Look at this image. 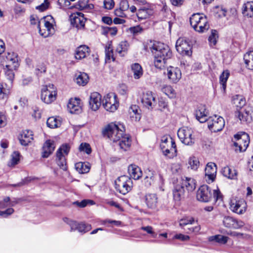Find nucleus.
<instances>
[{"label": "nucleus", "mask_w": 253, "mask_h": 253, "mask_svg": "<svg viewBox=\"0 0 253 253\" xmlns=\"http://www.w3.org/2000/svg\"><path fill=\"white\" fill-rule=\"evenodd\" d=\"M125 129L124 125L119 123H111L109 124L102 131L104 137L110 139L114 142H118L120 149L126 151L128 150L131 144V140L129 135L124 134Z\"/></svg>", "instance_id": "obj_1"}, {"label": "nucleus", "mask_w": 253, "mask_h": 253, "mask_svg": "<svg viewBox=\"0 0 253 253\" xmlns=\"http://www.w3.org/2000/svg\"><path fill=\"white\" fill-rule=\"evenodd\" d=\"M143 47L146 51L150 50L154 56H160L167 60L170 58L172 56L169 47L163 43L148 41L143 43Z\"/></svg>", "instance_id": "obj_2"}, {"label": "nucleus", "mask_w": 253, "mask_h": 253, "mask_svg": "<svg viewBox=\"0 0 253 253\" xmlns=\"http://www.w3.org/2000/svg\"><path fill=\"white\" fill-rule=\"evenodd\" d=\"M197 199L202 202H209L213 198L215 201L222 200V195L219 189L213 190L207 185L200 187L197 192Z\"/></svg>", "instance_id": "obj_3"}, {"label": "nucleus", "mask_w": 253, "mask_h": 253, "mask_svg": "<svg viewBox=\"0 0 253 253\" xmlns=\"http://www.w3.org/2000/svg\"><path fill=\"white\" fill-rule=\"evenodd\" d=\"M115 188L120 193L125 195L130 191L132 187V181L127 175H122L115 181Z\"/></svg>", "instance_id": "obj_4"}, {"label": "nucleus", "mask_w": 253, "mask_h": 253, "mask_svg": "<svg viewBox=\"0 0 253 253\" xmlns=\"http://www.w3.org/2000/svg\"><path fill=\"white\" fill-rule=\"evenodd\" d=\"M234 137L235 151L239 152L245 151L250 143V137L248 134L245 132H239L235 134Z\"/></svg>", "instance_id": "obj_5"}, {"label": "nucleus", "mask_w": 253, "mask_h": 253, "mask_svg": "<svg viewBox=\"0 0 253 253\" xmlns=\"http://www.w3.org/2000/svg\"><path fill=\"white\" fill-rule=\"evenodd\" d=\"M54 22V19L50 15L44 17L43 19H42L39 22V23L40 24L41 23L43 24V27L44 28L42 29L40 27V25H38L40 34L44 38H46L50 35H52L54 32L53 25Z\"/></svg>", "instance_id": "obj_6"}, {"label": "nucleus", "mask_w": 253, "mask_h": 253, "mask_svg": "<svg viewBox=\"0 0 253 253\" xmlns=\"http://www.w3.org/2000/svg\"><path fill=\"white\" fill-rule=\"evenodd\" d=\"M70 150L68 144L62 145L56 152V163L60 169L63 170L67 169L66 156H67Z\"/></svg>", "instance_id": "obj_7"}, {"label": "nucleus", "mask_w": 253, "mask_h": 253, "mask_svg": "<svg viewBox=\"0 0 253 253\" xmlns=\"http://www.w3.org/2000/svg\"><path fill=\"white\" fill-rule=\"evenodd\" d=\"M193 130L192 128L183 126L177 131V136L182 143L191 146L195 143V138L193 136Z\"/></svg>", "instance_id": "obj_8"}, {"label": "nucleus", "mask_w": 253, "mask_h": 253, "mask_svg": "<svg viewBox=\"0 0 253 253\" xmlns=\"http://www.w3.org/2000/svg\"><path fill=\"white\" fill-rule=\"evenodd\" d=\"M56 89L52 84L42 87L41 90V99L46 104H50L54 101L56 97Z\"/></svg>", "instance_id": "obj_9"}, {"label": "nucleus", "mask_w": 253, "mask_h": 253, "mask_svg": "<svg viewBox=\"0 0 253 253\" xmlns=\"http://www.w3.org/2000/svg\"><path fill=\"white\" fill-rule=\"evenodd\" d=\"M207 122L208 128L211 132H213L221 131L225 125L224 119L217 115L209 117Z\"/></svg>", "instance_id": "obj_10"}, {"label": "nucleus", "mask_w": 253, "mask_h": 253, "mask_svg": "<svg viewBox=\"0 0 253 253\" xmlns=\"http://www.w3.org/2000/svg\"><path fill=\"white\" fill-rule=\"evenodd\" d=\"M177 51L182 55L190 56L192 55V47L189 40L185 38H179L176 42Z\"/></svg>", "instance_id": "obj_11"}, {"label": "nucleus", "mask_w": 253, "mask_h": 253, "mask_svg": "<svg viewBox=\"0 0 253 253\" xmlns=\"http://www.w3.org/2000/svg\"><path fill=\"white\" fill-rule=\"evenodd\" d=\"M104 108L107 111L113 112L117 109L119 103L117 100V96L114 93L106 94L102 100Z\"/></svg>", "instance_id": "obj_12"}, {"label": "nucleus", "mask_w": 253, "mask_h": 253, "mask_svg": "<svg viewBox=\"0 0 253 253\" xmlns=\"http://www.w3.org/2000/svg\"><path fill=\"white\" fill-rule=\"evenodd\" d=\"M63 220L70 226L71 231L78 230L81 233H85L90 231L91 229V226L89 224L83 222L78 223L67 217L64 218Z\"/></svg>", "instance_id": "obj_13"}, {"label": "nucleus", "mask_w": 253, "mask_h": 253, "mask_svg": "<svg viewBox=\"0 0 253 253\" xmlns=\"http://www.w3.org/2000/svg\"><path fill=\"white\" fill-rule=\"evenodd\" d=\"M235 116L242 123H250L253 120V107L250 106L235 112Z\"/></svg>", "instance_id": "obj_14"}, {"label": "nucleus", "mask_w": 253, "mask_h": 253, "mask_svg": "<svg viewBox=\"0 0 253 253\" xmlns=\"http://www.w3.org/2000/svg\"><path fill=\"white\" fill-rule=\"evenodd\" d=\"M230 210L238 214H242L244 213L247 209V203L244 199L236 200L231 201L230 204Z\"/></svg>", "instance_id": "obj_15"}, {"label": "nucleus", "mask_w": 253, "mask_h": 253, "mask_svg": "<svg viewBox=\"0 0 253 253\" xmlns=\"http://www.w3.org/2000/svg\"><path fill=\"white\" fill-rule=\"evenodd\" d=\"M70 19L71 24L78 29H83L86 20L84 14L81 12L72 13L70 16Z\"/></svg>", "instance_id": "obj_16"}, {"label": "nucleus", "mask_w": 253, "mask_h": 253, "mask_svg": "<svg viewBox=\"0 0 253 253\" xmlns=\"http://www.w3.org/2000/svg\"><path fill=\"white\" fill-rule=\"evenodd\" d=\"M222 223L225 227L235 229H240L245 225L243 221L229 216L224 217Z\"/></svg>", "instance_id": "obj_17"}, {"label": "nucleus", "mask_w": 253, "mask_h": 253, "mask_svg": "<svg viewBox=\"0 0 253 253\" xmlns=\"http://www.w3.org/2000/svg\"><path fill=\"white\" fill-rule=\"evenodd\" d=\"M141 101L143 105L148 109H152L156 104L155 96L151 91L143 93Z\"/></svg>", "instance_id": "obj_18"}, {"label": "nucleus", "mask_w": 253, "mask_h": 253, "mask_svg": "<svg viewBox=\"0 0 253 253\" xmlns=\"http://www.w3.org/2000/svg\"><path fill=\"white\" fill-rule=\"evenodd\" d=\"M206 180L208 183L212 182L216 176V167L213 163H209L205 168Z\"/></svg>", "instance_id": "obj_19"}, {"label": "nucleus", "mask_w": 253, "mask_h": 253, "mask_svg": "<svg viewBox=\"0 0 253 253\" xmlns=\"http://www.w3.org/2000/svg\"><path fill=\"white\" fill-rule=\"evenodd\" d=\"M167 75L169 80L173 83H176L181 78V71L177 67L172 66L168 67Z\"/></svg>", "instance_id": "obj_20"}, {"label": "nucleus", "mask_w": 253, "mask_h": 253, "mask_svg": "<svg viewBox=\"0 0 253 253\" xmlns=\"http://www.w3.org/2000/svg\"><path fill=\"white\" fill-rule=\"evenodd\" d=\"M101 104V95L97 92L91 93L89 101V104L90 109L93 111H96L100 106Z\"/></svg>", "instance_id": "obj_21"}, {"label": "nucleus", "mask_w": 253, "mask_h": 253, "mask_svg": "<svg viewBox=\"0 0 253 253\" xmlns=\"http://www.w3.org/2000/svg\"><path fill=\"white\" fill-rule=\"evenodd\" d=\"M208 111L207 110L205 105H200L198 106L195 112L196 119L201 123L207 121L209 119L208 117Z\"/></svg>", "instance_id": "obj_22"}, {"label": "nucleus", "mask_w": 253, "mask_h": 253, "mask_svg": "<svg viewBox=\"0 0 253 253\" xmlns=\"http://www.w3.org/2000/svg\"><path fill=\"white\" fill-rule=\"evenodd\" d=\"M80 102V99L77 98L71 99L69 100L67 108L71 114H78L81 112L82 108Z\"/></svg>", "instance_id": "obj_23"}, {"label": "nucleus", "mask_w": 253, "mask_h": 253, "mask_svg": "<svg viewBox=\"0 0 253 253\" xmlns=\"http://www.w3.org/2000/svg\"><path fill=\"white\" fill-rule=\"evenodd\" d=\"M128 172L130 178L134 180H138L142 175V172L141 169L134 164L130 165L128 167Z\"/></svg>", "instance_id": "obj_24"}, {"label": "nucleus", "mask_w": 253, "mask_h": 253, "mask_svg": "<svg viewBox=\"0 0 253 253\" xmlns=\"http://www.w3.org/2000/svg\"><path fill=\"white\" fill-rule=\"evenodd\" d=\"M55 144L53 141L46 140L42 146V157L47 158L53 152L55 149Z\"/></svg>", "instance_id": "obj_25"}, {"label": "nucleus", "mask_w": 253, "mask_h": 253, "mask_svg": "<svg viewBox=\"0 0 253 253\" xmlns=\"http://www.w3.org/2000/svg\"><path fill=\"white\" fill-rule=\"evenodd\" d=\"M6 58L8 62L6 65V68L11 67L17 69L18 67V55L16 53L13 52H8Z\"/></svg>", "instance_id": "obj_26"}, {"label": "nucleus", "mask_w": 253, "mask_h": 253, "mask_svg": "<svg viewBox=\"0 0 253 253\" xmlns=\"http://www.w3.org/2000/svg\"><path fill=\"white\" fill-rule=\"evenodd\" d=\"M89 53V47L85 45H82L76 48L75 57L76 59L80 60L86 57Z\"/></svg>", "instance_id": "obj_27"}, {"label": "nucleus", "mask_w": 253, "mask_h": 253, "mask_svg": "<svg viewBox=\"0 0 253 253\" xmlns=\"http://www.w3.org/2000/svg\"><path fill=\"white\" fill-rule=\"evenodd\" d=\"M33 139V132L30 130H25L23 131L19 138L21 144L24 146L27 145Z\"/></svg>", "instance_id": "obj_28"}, {"label": "nucleus", "mask_w": 253, "mask_h": 253, "mask_svg": "<svg viewBox=\"0 0 253 253\" xmlns=\"http://www.w3.org/2000/svg\"><path fill=\"white\" fill-rule=\"evenodd\" d=\"M170 146L162 151L163 154L169 158H172L176 155V144L171 138H169Z\"/></svg>", "instance_id": "obj_29"}, {"label": "nucleus", "mask_w": 253, "mask_h": 253, "mask_svg": "<svg viewBox=\"0 0 253 253\" xmlns=\"http://www.w3.org/2000/svg\"><path fill=\"white\" fill-rule=\"evenodd\" d=\"M145 202L147 207L151 209L156 208L158 203V197L155 194H147L145 196Z\"/></svg>", "instance_id": "obj_30"}, {"label": "nucleus", "mask_w": 253, "mask_h": 253, "mask_svg": "<svg viewBox=\"0 0 253 253\" xmlns=\"http://www.w3.org/2000/svg\"><path fill=\"white\" fill-rule=\"evenodd\" d=\"M89 77L84 72H79L75 75L74 81L79 85L84 86L88 82Z\"/></svg>", "instance_id": "obj_31"}, {"label": "nucleus", "mask_w": 253, "mask_h": 253, "mask_svg": "<svg viewBox=\"0 0 253 253\" xmlns=\"http://www.w3.org/2000/svg\"><path fill=\"white\" fill-rule=\"evenodd\" d=\"M184 196L183 186L176 185L173 190V197L175 201L179 202Z\"/></svg>", "instance_id": "obj_32"}, {"label": "nucleus", "mask_w": 253, "mask_h": 253, "mask_svg": "<svg viewBox=\"0 0 253 253\" xmlns=\"http://www.w3.org/2000/svg\"><path fill=\"white\" fill-rule=\"evenodd\" d=\"M223 175L230 179H236L237 176V171L228 166L225 167L222 169Z\"/></svg>", "instance_id": "obj_33"}, {"label": "nucleus", "mask_w": 253, "mask_h": 253, "mask_svg": "<svg viewBox=\"0 0 253 253\" xmlns=\"http://www.w3.org/2000/svg\"><path fill=\"white\" fill-rule=\"evenodd\" d=\"M209 27L210 26L207 18L204 15L201 21L199 23L198 25H197V28H195L194 30L199 33H203L208 30Z\"/></svg>", "instance_id": "obj_34"}, {"label": "nucleus", "mask_w": 253, "mask_h": 253, "mask_svg": "<svg viewBox=\"0 0 253 253\" xmlns=\"http://www.w3.org/2000/svg\"><path fill=\"white\" fill-rule=\"evenodd\" d=\"M242 13L249 17H253V2L248 1L244 3L242 7Z\"/></svg>", "instance_id": "obj_35"}, {"label": "nucleus", "mask_w": 253, "mask_h": 253, "mask_svg": "<svg viewBox=\"0 0 253 253\" xmlns=\"http://www.w3.org/2000/svg\"><path fill=\"white\" fill-rule=\"evenodd\" d=\"M181 186H183L184 189L185 187L188 192H192L196 188L195 180L192 178L186 177Z\"/></svg>", "instance_id": "obj_36"}, {"label": "nucleus", "mask_w": 253, "mask_h": 253, "mask_svg": "<svg viewBox=\"0 0 253 253\" xmlns=\"http://www.w3.org/2000/svg\"><path fill=\"white\" fill-rule=\"evenodd\" d=\"M131 70L133 73V77L135 79H138L143 75L142 67L138 63L132 64L131 66Z\"/></svg>", "instance_id": "obj_37"}, {"label": "nucleus", "mask_w": 253, "mask_h": 253, "mask_svg": "<svg viewBox=\"0 0 253 253\" xmlns=\"http://www.w3.org/2000/svg\"><path fill=\"white\" fill-rule=\"evenodd\" d=\"M246 67L250 70H253V51L247 52L244 56Z\"/></svg>", "instance_id": "obj_38"}, {"label": "nucleus", "mask_w": 253, "mask_h": 253, "mask_svg": "<svg viewBox=\"0 0 253 253\" xmlns=\"http://www.w3.org/2000/svg\"><path fill=\"white\" fill-rule=\"evenodd\" d=\"M46 124L49 127L53 128L60 126L61 121L59 117H51L47 119Z\"/></svg>", "instance_id": "obj_39"}, {"label": "nucleus", "mask_w": 253, "mask_h": 253, "mask_svg": "<svg viewBox=\"0 0 253 253\" xmlns=\"http://www.w3.org/2000/svg\"><path fill=\"white\" fill-rule=\"evenodd\" d=\"M76 7L81 10H89L94 8V5L93 4L88 3V0H80L76 5Z\"/></svg>", "instance_id": "obj_40"}, {"label": "nucleus", "mask_w": 253, "mask_h": 253, "mask_svg": "<svg viewBox=\"0 0 253 253\" xmlns=\"http://www.w3.org/2000/svg\"><path fill=\"white\" fill-rule=\"evenodd\" d=\"M203 14L200 13H194L190 18V22L191 26L194 28H197L199 23L201 21Z\"/></svg>", "instance_id": "obj_41"}, {"label": "nucleus", "mask_w": 253, "mask_h": 253, "mask_svg": "<svg viewBox=\"0 0 253 253\" xmlns=\"http://www.w3.org/2000/svg\"><path fill=\"white\" fill-rule=\"evenodd\" d=\"M138 108L136 105H132L129 110L130 118L135 121H138L141 118L140 115L138 112Z\"/></svg>", "instance_id": "obj_42"}, {"label": "nucleus", "mask_w": 253, "mask_h": 253, "mask_svg": "<svg viewBox=\"0 0 253 253\" xmlns=\"http://www.w3.org/2000/svg\"><path fill=\"white\" fill-rule=\"evenodd\" d=\"M75 169L80 173H87L90 169V168L87 166V165L83 162L76 163L75 164Z\"/></svg>", "instance_id": "obj_43"}, {"label": "nucleus", "mask_w": 253, "mask_h": 253, "mask_svg": "<svg viewBox=\"0 0 253 253\" xmlns=\"http://www.w3.org/2000/svg\"><path fill=\"white\" fill-rule=\"evenodd\" d=\"M154 64L156 68L160 69L165 67L166 64L167 59H164L160 56H154Z\"/></svg>", "instance_id": "obj_44"}, {"label": "nucleus", "mask_w": 253, "mask_h": 253, "mask_svg": "<svg viewBox=\"0 0 253 253\" xmlns=\"http://www.w3.org/2000/svg\"><path fill=\"white\" fill-rule=\"evenodd\" d=\"M228 239L229 238L228 237L221 235H216L211 236L209 238V241H215L216 242L222 244H225L227 242Z\"/></svg>", "instance_id": "obj_45"}, {"label": "nucleus", "mask_w": 253, "mask_h": 253, "mask_svg": "<svg viewBox=\"0 0 253 253\" xmlns=\"http://www.w3.org/2000/svg\"><path fill=\"white\" fill-rule=\"evenodd\" d=\"M197 223L198 221L195 220L194 218L191 216H187L181 219L179 222V225L181 227H183L189 224H193L195 222Z\"/></svg>", "instance_id": "obj_46"}, {"label": "nucleus", "mask_w": 253, "mask_h": 253, "mask_svg": "<svg viewBox=\"0 0 253 253\" xmlns=\"http://www.w3.org/2000/svg\"><path fill=\"white\" fill-rule=\"evenodd\" d=\"M218 38V36L217 31L215 30H211V34L208 38L210 46H213L216 44Z\"/></svg>", "instance_id": "obj_47"}, {"label": "nucleus", "mask_w": 253, "mask_h": 253, "mask_svg": "<svg viewBox=\"0 0 253 253\" xmlns=\"http://www.w3.org/2000/svg\"><path fill=\"white\" fill-rule=\"evenodd\" d=\"M229 76V72L228 71H224L220 76V83L222 85V87L224 90L226 88V84L227 79Z\"/></svg>", "instance_id": "obj_48"}, {"label": "nucleus", "mask_w": 253, "mask_h": 253, "mask_svg": "<svg viewBox=\"0 0 253 253\" xmlns=\"http://www.w3.org/2000/svg\"><path fill=\"white\" fill-rule=\"evenodd\" d=\"M102 34L105 35L109 34L112 36H115L117 33V29L116 27H102Z\"/></svg>", "instance_id": "obj_49"}, {"label": "nucleus", "mask_w": 253, "mask_h": 253, "mask_svg": "<svg viewBox=\"0 0 253 253\" xmlns=\"http://www.w3.org/2000/svg\"><path fill=\"white\" fill-rule=\"evenodd\" d=\"M162 91L169 98H173L175 96L174 90L170 85H166L163 87Z\"/></svg>", "instance_id": "obj_50"}, {"label": "nucleus", "mask_w": 253, "mask_h": 253, "mask_svg": "<svg viewBox=\"0 0 253 253\" xmlns=\"http://www.w3.org/2000/svg\"><path fill=\"white\" fill-rule=\"evenodd\" d=\"M128 46V44L126 41L122 42L117 47L116 51L120 54H121L127 51Z\"/></svg>", "instance_id": "obj_51"}, {"label": "nucleus", "mask_w": 253, "mask_h": 253, "mask_svg": "<svg viewBox=\"0 0 253 253\" xmlns=\"http://www.w3.org/2000/svg\"><path fill=\"white\" fill-rule=\"evenodd\" d=\"M5 74L7 78L11 82H12V81L14 79V74L13 72V70H16V69L12 68L11 67H8V68H5Z\"/></svg>", "instance_id": "obj_52"}, {"label": "nucleus", "mask_w": 253, "mask_h": 253, "mask_svg": "<svg viewBox=\"0 0 253 253\" xmlns=\"http://www.w3.org/2000/svg\"><path fill=\"white\" fill-rule=\"evenodd\" d=\"M189 164L191 169L195 170L199 167V162L196 157H192L189 160Z\"/></svg>", "instance_id": "obj_53"}, {"label": "nucleus", "mask_w": 253, "mask_h": 253, "mask_svg": "<svg viewBox=\"0 0 253 253\" xmlns=\"http://www.w3.org/2000/svg\"><path fill=\"white\" fill-rule=\"evenodd\" d=\"M9 90L4 87V85L0 83V99H4L7 98Z\"/></svg>", "instance_id": "obj_54"}, {"label": "nucleus", "mask_w": 253, "mask_h": 253, "mask_svg": "<svg viewBox=\"0 0 253 253\" xmlns=\"http://www.w3.org/2000/svg\"><path fill=\"white\" fill-rule=\"evenodd\" d=\"M80 151L85 152L87 154H89L91 152V149L90 145L86 143H82L79 147Z\"/></svg>", "instance_id": "obj_55"}, {"label": "nucleus", "mask_w": 253, "mask_h": 253, "mask_svg": "<svg viewBox=\"0 0 253 253\" xmlns=\"http://www.w3.org/2000/svg\"><path fill=\"white\" fill-rule=\"evenodd\" d=\"M74 204L78 205L80 207L84 208L85 206H86L87 205H92L94 204V202L92 200H84L80 202H79L78 201H76V202H74Z\"/></svg>", "instance_id": "obj_56"}, {"label": "nucleus", "mask_w": 253, "mask_h": 253, "mask_svg": "<svg viewBox=\"0 0 253 253\" xmlns=\"http://www.w3.org/2000/svg\"><path fill=\"white\" fill-rule=\"evenodd\" d=\"M105 55L106 60H110L112 58L113 61L115 60V58L113 57V49L110 45L105 48Z\"/></svg>", "instance_id": "obj_57"}, {"label": "nucleus", "mask_w": 253, "mask_h": 253, "mask_svg": "<svg viewBox=\"0 0 253 253\" xmlns=\"http://www.w3.org/2000/svg\"><path fill=\"white\" fill-rule=\"evenodd\" d=\"M19 156L20 154L18 152L15 151L11 155V165H15L18 163L19 161Z\"/></svg>", "instance_id": "obj_58"}, {"label": "nucleus", "mask_w": 253, "mask_h": 253, "mask_svg": "<svg viewBox=\"0 0 253 253\" xmlns=\"http://www.w3.org/2000/svg\"><path fill=\"white\" fill-rule=\"evenodd\" d=\"M10 198L7 197L5 198L2 201H0V209H4L9 206H13V204L9 203Z\"/></svg>", "instance_id": "obj_59"}, {"label": "nucleus", "mask_w": 253, "mask_h": 253, "mask_svg": "<svg viewBox=\"0 0 253 253\" xmlns=\"http://www.w3.org/2000/svg\"><path fill=\"white\" fill-rule=\"evenodd\" d=\"M171 169L173 173H178L181 171V166L178 163L173 164L171 165Z\"/></svg>", "instance_id": "obj_60"}, {"label": "nucleus", "mask_w": 253, "mask_h": 253, "mask_svg": "<svg viewBox=\"0 0 253 253\" xmlns=\"http://www.w3.org/2000/svg\"><path fill=\"white\" fill-rule=\"evenodd\" d=\"M7 124V119L5 114L0 112V127L5 126Z\"/></svg>", "instance_id": "obj_61"}, {"label": "nucleus", "mask_w": 253, "mask_h": 253, "mask_svg": "<svg viewBox=\"0 0 253 253\" xmlns=\"http://www.w3.org/2000/svg\"><path fill=\"white\" fill-rule=\"evenodd\" d=\"M104 7L107 9H111L114 6L113 0H104Z\"/></svg>", "instance_id": "obj_62"}, {"label": "nucleus", "mask_w": 253, "mask_h": 253, "mask_svg": "<svg viewBox=\"0 0 253 253\" xmlns=\"http://www.w3.org/2000/svg\"><path fill=\"white\" fill-rule=\"evenodd\" d=\"M48 5L49 2L48 0H44L43 3L36 7V9L39 10L40 11H43L47 9Z\"/></svg>", "instance_id": "obj_63"}, {"label": "nucleus", "mask_w": 253, "mask_h": 253, "mask_svg": "<svg viewBox=\"0 0 253 253\" xmlns=\"http://www.w3.org/2000/svg\"><path fill=\"white\" fill-rule=\"evenodd\" d=\"M129 7L128 2L126 0H122L120 3V8L125 11L127 10Z\"/></svg>", "instance_id": "obj_64"}]
</instances>
